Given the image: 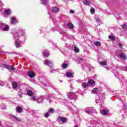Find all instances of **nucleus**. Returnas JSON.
I'll return each instance as SVG.
<instances>
[{
  "label": "nucleus",
  "mask_w": 127,
  "mask_h": 127,
  "mask_svg": "<svg viewBox=\"0 0 127 127\" xmlns=\"http://www.w3.org/2000/svg\"><path fill=\"white\" fill-rule=\"evenodd\" d=\"M0 85H1V86H3L4 85V83H3V82L1 81V83H0Z\"/></svg>",
  "instance_id": "nucleus-43"
},
{
  "label": "nucleus",
  "mask_w": 127,
  "mask_h": 127,
  "mask_svg": "<svg viewBox=\"0 0 127 127\" xmlns=\"http://www.w3.org/2000/svg\"><path fill=\"white\" fill-rule=\"evenodd\" d=\"M31 100H32V101H36V97L33 96L31 98Z\"/></svg>",
  "instance_id": "nucleus-37"
},
{
  "label": "nucleus",
  "mask_w": 127,
  "mask_h": 127,
  "mask_svg": "<svg viewBox=\"0 0 127 127\" xmlns=\"http://www.w3.org/2000/svg\"><path fill=\"white\" fill-rule=\"evenodd\" d=\"M100 64H101V65H106L107 63H106V62H100Z\"/></svg>",
  "instance_id": "nucleus-32"
},
{
  "label": "nucleus",
  "mask_w": 127,
  "mask_h": 127,
  "mask_svg": "<svg viewBox=\"0 0 127 127\" xmlns=\"http://www.w3.org/2000/svg\"><path fill=\"white\" fill-rule=\"evenodd\" d=\"M15 46L16 48H20V42L16 40L15 41Z\"/></svg>",
  "instance_id": "nucleus-12"
},
{
  "label": "nucleus",
  "mask_w": 127,
  "mask_h": 127,
  "mask_svg": "<svg viewBox=\"0 0 127 127\" xmlns=\"http://www.w3.org/2000/svg\"><path fill=\"white\" fill-rule=\"evenodd\" d=\"M60 121L62 122L63 123H65L67 121V118L61 117H60Z\"/></svg>",
  "instance_id": "nucleus-15"
},
{
  "label": "nucleus",
  "mask_w": 127,
  "mask_h": 127,
  "mask_svg": "<svg viewBox=\"0 0 127 127\" xmlns=\"http://www.w3.org/2000/svg\"><path fill=\"white\" fill-rule=\"evenodd\" d=\"M84 4H85L86 5H89L90 4V2L88 0H84L83 1Z\"/></svg>",
  "instance_id": "nucleus-25"
},
{
  "label": "nucleus",
  "mask_w": 127,
  "mask_h": 127,
  "mask_svg": "<svg viewBox=\"0 0 127 127\" xmlns=\"http://www.w3.org/2000/svg\"><path fill=\"white\" fill-rule=\"evenodd\" d=\"M11 23L12 24H15V23H17L18 21H17V19L15 17H11L10 18Z\"/></svg>",
  "instance_id": "nucleus-5"
},
{
  "label": "nucleus",
  "mask_w": 127,
  "mask_h": 127,
  "mask_svg": "<svg viewBox=\"0 0 127 127\" xmlns=\"http://www.w3.org/2000/svg\"><path fill=\"white\" fill-rule=\"evenodd\" d=\"M92 94H98V88H95L92 91Z\"/></svg>",
  "instance_id": "nucleus-19"
},
{
  "label": "nucleus",
  "mask_w": 127,
  "mask_h": 127,
  "mask_svg": "<svg viewBox=\"0 0 127 127\" xmlns=\"http://www.w3.org/2000/svg\"><path fill=\"white\" fill-rule=\"evenodd\" d=\"M45 118H48L49 117V113L48 112L45 113Z\"/></svg>",
  "instance_id": "nucleus-39"
},
{
  "label": "nucleus",
  "mask_w": 127,
  "mask_h": 127,
  "mask_svg": "<svg viewBox=\"0 0 127 127\" xmlns=\"http://www.w3.org/2000/svg\"><path fill=\"white\" fill-rule=\"evenodd\" d=\"M121 26L123 29H126V28H127V24H126L122 25Z\"/></svg>",
  "instance_id": "nucleus-35"
},
{
  "label": "nucleus",
  "mask_w": 127,
  "mask_h": 127,
  "mask_svg": "<svg viewBox=\"0 0 127 127\" xmlns=\"http://www.w3.org/2000/svg\"><path fill=\"white\" fill-rule=\"evenodd\" d=\"M85 112L89 115H92L93 113L96 112V109L93 107H87L85 108Z\"/></svg>",
  "instance_id": "nucleus-2"
},
{
  "label": "nucleus",
  "mask_w": 127,
  "mask_h": 127,
  "mask_svg": "<svg viewBox=\"0 0 127 127\" xmlns=\"http://www.w3.org/2000/svg\"><path fill=\"white\" fill-rule=\"evenodd\" d=\"M83 61H84V59L81 58V57H79L78 58V61H79V62H83Z\"/></svg>",
  "instance_id": "nucleus-31"
},
{
  "label": "nucleus",
  "mask_w": 127,
  "mask_h": 127,
  "mask_svg": "<svg viewBox=\"0 0 127 127\" xmlns=\"http://www.w3.org/2000/svg\"><path fill=\"white\" fill-rule=\"evenodd\" d=\"M0 28H1V29H2V30H3V31H8V29H9L8 25L0 22Z\"/></svg>",
  "instance_id": "nucleus-3"
},
{
  "label": "nucleus",
  "mask_w": 127,
  "mask_h": 127,
  "mask_svg": "<svg viewBox=\"0 0 127 127\" xmlns=\"http://www.w3.org/2000/svg\"><path fill=\"white\" fill-rule=\"evenodd\" d=\"M41 1H42L43 4L44 5H46L48 3V0H41Z\"/></svg>",
  "instance_id": "nucleus-21"
},
{
  "label": "nucleus",
  "mask_w": 127,
  "mask_h": 127,
  "mask_svg": "<svg viewBox=\"0 0 127 127\" xmlns=\"http://www.w3.org/2000/svg\"><path fill=\"white\" fill-rule=\"evenodd\" d=\"M16 112L17 113H19V114H20L22 112V108L21 107H18L16 108Z\"/></svg>",
  "instance_id": "nucleus-16"
},
{
  "label": "nucleus",
  "mask_w": 127,
  "mask_h": 127,
  "mask_svg": "<svg viewBox=\"0 0 127 127\" xmlns=\"http://www.w3.org/2000/svg\"><path fill=\"white\" fill-rule=\"evenodd\" d=\"M44 64L45 65H47V66H50V65H51V64H52V62L48 60H46L44 62Z\"/></svg>",
  "instance_id": "nucleus-10"
},
{
  "label": "nucleus",
  "mask_w": 127,
  "mask_h": 127,
  "mask_svg": "<svg viewBox=\"0 0 127 127\" xmlns=\"http://www.w3.org/2000/svg\"><path fill=\"white\" fill-rule=\"evenodd\" d=\"M2 5H3V3L0 2V11L1 10V7H2Z\"/></svg>",
  "instance_id": "nucleus-42"
},
{
  "label": "nucleus",
  "mask_w": 127,
  "mask_h": 127,
  "mask_svg": "<svg viewBox=\"0 0 127 127\" xmlns=\"http://www.w3.org/2000/svg\"><path fill=\"white\" fill-rule=\"evenodd\" d=\"M53 112H54V109L51 108L50 109L49 111H48V113L49 114H51V113H53Z\"/></svg>",
  "instance_id": "nucleus-34"
},
{
  "label": "nucleus",
  "mask_w": 127,
  "mask_h": 127,
  "mask_svg": "<svg viewBox=\"0 0 127 127\" xmlns=\"http://www.w3.org/2000/svg\"><path fill=\"white\" fill-rule=\"evenodd\" d=\"M96 103H98L97 101H96Z\"/></svg>",
  "instance_id": "nucleus-52"
},
{
  "label": "nucleus",
  "mask_w": 127,
  "mask_h": 127,
  "mask_svg": "<svg viewBox=\"0 0 127 127\" xmlns=\"http://www.w3.org/2000/svg\"><path fill=\"white\" fill-rule=\"evenodd\" d=\"M25 35V31H24L22 29H19L18 31L15 32V33H14L13 35L15 39H18V38H19V37H20L21 35H23V36H24Z\"/></svg>",
  "instance_id": "nucleus-1"
},
{
  "label": "nucleus",
  "mask_w": 127,
  "mask_h": 127,
  "mask_svg": "<svg viewBox=\"0 0 127 127\" xmlns=\"http://www.w3.org/2000/svg\"><path fill=\"white\" fill-rule=\"evenodd\" d=\"M82 86L84 89H86V88H87L88 86H89V84H88L87 82H83L82 84Z\"/></svg>",
  "instance_id": "nucleus-17"
},
{
  "label": "nucleus",
  "mask_w": 127,
  "mask_h": 127,
  "mask_svg": "<svg viewBox=\"0 0 127 127\" xmlns=\"http://www.w3.org/2000/svg\"><path fill=\"white\" fill-rule=\"evenodd\" d=\"M88 83L90 85H94L95 84V81L93 79H90L89 80Z\"/></svg>",
  "instance_id": "nucleus-26"
},
{
  "label": "nucleus",
  "mask_w": 127,
  "mask_h": 127,
  "mask_svg": "<svg viewBox=\"0 0 127 127\" xmlns=\"http://www.w3.org/2000/svg\"><path fill=\"white\" fill-rule=\"evenodd\" d=\"M126 68V70H127V66Z\"/></svg>",
  "instance_id": "nucleus-51"
},
{
  "label": "nucleus",
  "mask_w": 127,
  "mask_h": 127,
  "mask_svg": "<svg viewBox=\"0 0 127 127\" xmlns=\"http://www.w3.org/2000/svg\"><path fill=\"white\" fill-rule=\"evenodd\" d=\"M110 39H112V40H115L116 38H115V37L114 36H109Z\"/></svg>",
  "instance_id": "nucleus-36"
},
{
  "label": "nucleus",
  "mask_w": 127,
  "mask_h": 127,
  "mask_svg": "<svg viewBox=\"0 0 127 127\" xmlns=\"http://www.w3.org/2000/svg\"><path fill=\"white\" fill-rule=\"evenodd\" d=\"M67 67H68V65H67V64H63L62 68H63L64 69H66V68H67Z\"/></svg>",
  "instance_id": "nucleus-29"
},
{
  "label": "nucleus",
  "mask_w": 127,
  "mask_h": 127,
  "mask_svg": "<svg viewBox=\"0 0 127 127\" xmlns=\"http://www.w3.org/2000/svg\"><path fill=\"white\" fill-rule=\"evenodd\" d=\"M27 95H29L30 97L33 96V92L31 90H28L27 92Z\"/></svg>",
  "instance_id": "nucleus-20"
},
{
  "label": "nucleus",
  "mask_w": 127,
  "mask_h": 127,
  "mask_svg": "<svg viewBox=\"0 0 127 127\" xmlns=\"http://www.w3.org/2000/svg\"><path fill=\"white\" fill-rule=\"evenodd\" d=\"M66 76L67 78H72L73 77V74L71 72H67L66 73Z\"/></svg>",
  "instance_id": "nucleus-14"
},
{
  "label": "nucleus",
  "mask_w": 127,
  "mask_h": 127,
  "mask_svg": "<svg viewBox=\"0 0 127 127\" xmlns=\"http://www.w3.org/2000/svg\"><path fill=\"white\" fill-rule=\"evenodd\" d=\"M74 50L76 52V53H78V52L79 51V49H78V48H77L76 47H74Z\"/></svg>",
  "instance_id": "nucleus-30"
},
{
  "label": "nucleus",
  "mask_w": 127,
  "mask_h": 127,
  "mask_svg": "<svg viewBox=\"0 0 127 127\" xmlns=\"http://www.w3.org/2000/svg\"><path fill=\"white\" fill-rule=\"evenodd\" d=\"M120 57L123 58V59H127V56L123 54H120L119 55Z\"/></svg>",
  "instance_id": "nucleus-23"
},
{
  "label": "nucleus",
  "mask_w": 127,
  "mask_h": 127,
  "mask_svg": "<svg viewBox=\"0 0 127 127\" xmlns=\"http://www.w3.org/2000/svg\"><path fill=\"white\" fill-rule=\"evenodd\" d=\"M4 67H5V68H6L7 69H10V66L9 65H7V64H3Z\"/></svg>",
  "instance_id": "nucleus-33"
},
{
  "label": "nucleus",
  "mask_w": 127,
  "mask_h": 127,
  "mask_svg": "<svg viewBox=\"0 0 127 127\" xmlns=\"http://www.w3.org/2000/svg\"><path fill=\"white\" fill-rule=\"evenodd\" d=\"M66 46L68 47H69V44H66Z\"/></svg>",
  "instance_id": "nucleus-50"
},
{
  "label": "nucleus",
  "mask_w": 127,
  "mask_h": 127,
  "mask_svg": "<svg viewBox=\"0 0 127 127\" xmlns=\"http://www.w3.org/2000/svg\"><path fill=\"white\" fill-rule=\"evenodd\" d=\"M12 118L15 120L16 121V122H21V118H19V117H17L15 116H12Z\"/></svg>",
  "instance_id": "nucleus-7"
},
{
  "label": "nucleus",
  "mask_w": 127,
  "mask_h": 127,
  "mask_svg": "<svg viewBox=\"0 0 127 127\" xmlns=\"http://www.w3.org/2000/svg\"><path fill=\"white\" fill-rule=\"evenodd\" d=\"M52 11L54 13L59 12V8H58V7H54L52 8Z\"/></svg>",
  "instance_id": "nucleus-8"
},
{
  "label": "nucleus",
  "mask_w": 127,
  "mask_h": 127,
  "mask_svg": "<svg viewBox=\"0 0 127 127\" xmlns=\"http://www.w3.org/2000/svg\"><path fill=\"white\" fill-rule=\"evenodd\" d=\"M95 127H103V124L102 123L97 124L95 126Z\"/></svg>",
  "instance_id": "nucleus-28"
},
{
  "label": "nucleus",
  "mask_w": 127,
  "mask_h": 127,
  "mask_svg": "<svg viewBox=\"0 0 127 127\" xmlns=\"http://www.w3.org/2000/svg\"><path fill=\"white\" fill-rule=\"evenodd\" d=\"M4 12L6 14H7V15H9V14H10L11 12L10 11V9H7L5 10Z\"/></svg>",
  "instance_id": "nucleus-18"
},
{
  "label": "nucleus",
  "mask_w": 127,
  "mask_h": 127,
  "mask_svg": "<svg viewBox=\"0 0 127 127\" xmlns=\"http://www.w3.org/2000/svg\"><path fill=\"white\" fill-rule=\"evenodd\" d=\"M61 52H62V54H64V52L62 51V50L60 51Z\"/></svg>",
  "instance_id": "nucleus-49"
},
{
  "label": "nucleus",
  "mask_w": 127,
  "mask_h": 127,
  "mask_svg": "<svg viewBox=\"0 0 127 127\" xmlns=\"http://www.w3.org/2000/svg\"><path fill=\"white\" fill-rule=\"evenodd\" d=\"M61 34H63V35H66V33L65 32H61Z\"/></svg>",
  "instance_id": "nucleus-44"
},
{
  "label": "nucleus",
  "mask_w": 127,
  "mask_h": 127,
  "mask_svg": "<svg viewBox=\"0 0 127 127\" xmlns=\"http://www.w3.org/2000/svg\"><path fill=\"white\" fill-rule=\"evenodd\" d=\"M2 126V123H1V122L0 121V127H1Z\"/></svg>",
  "instance_id": "nucleus-48"
},
{
  "label": "nucleus",
  "mask_w": 127,
  "mask_h": 127,
  "mask_svg": "<svg viewBox=\"0 0 127 127\" xmlns=\"http://www.w3.org/2000/svg\"><path fill=\"white\" fill-rule=\"evenodd\" d=\"M67 27H68V28H70V29H72L74 27V26H73V24L70 23H69L67 24Z\"/></svg>",
  "instance_id": "nucleus-27"
},
{
  "label": "nucleus",
  "mask_w": 127,
  "mask_h": 127,
  "mask_svg": "<svg viewBox=\"0 0 127 127\" xmlns=\"http://www.w3.org/2000/svg\"><path fill=\"white\" fill-rule=\"evenodd\" d=\"M96 20L97 22H101V19L99 18H96Z\"/></svg>",
  "instance_id": "nucleus-41"
},
{
  "label": "nucleus",
  "mask_w": 127,
  "mask_h": 127,
  "mask_svg": "<svg viewBox=\"0 0 127 127\" xmlns=\"http://www.w3.org/2000/svg\"><path fill=\"white\" fill-rule=\"evenodd\" d=\"M75 93L72 92L67 93V98H68L69 99H72V98L75 97Z\"/></svg>",
  "instance_id": "nucleus-4"
},
{
  "label": "nucleus",
  "mask_w": 127,
  "mask_h": 127,
  "mask_svg": "<svg viewBox=\"0 0 127 127\" xmlns=\"http://www.w3.org/2000/svg\"><path fill=\"white\" fill-rule=\"evenodd\" d=\"M28 75L30 78H34V77H35V73H34L33 71H29Z\"/></svg>",
  "instance_id": "nucleus-6"
},
{
  "label": "nucleus",
  "mask_w": 127,
  "mask_h": 127,
  "mask_svg": "<svg viewBox=\"0 0 127 127\" xmlns=\"http://www.w3.org/2000/svg\"><path fill=\"white\" fill-rule=\"evenodd\" d=\"M11 70H15V68L14 67H11V66L10 67V68Z\"/></svg>",
  "instance_id": "nucleus-47"
},
{
  "label": "nucleus",
  "mask_w": 127,
  "mask_h": 127,
  "mask_svg": "<svg viewBox=\"0 0 127 127\" xmlns=\"http://www.w3.org/2000/svg\"><path fill=\"white\" fill-rule=\"evenodd\" d=\"M43 54L44 57H48V56H49V52L46 50L43 51Z\"/></svg>",
  "instance_id": "nucleus-11"
},
{
  "label": "nucleus",
  "mask_w": 127,
  "mask_h": 127,
  "mask_svg": "<svg viewBox=\"0 0 127 127\" xmlns=\"http://www.w3.org/2000/svg\"><path fill=\"white\" fill-rule=\"evenodd\" d=\"M74 10H70V13H74Z\"/></svg>",
  "instance_id": "nucleus-46"
},
{
  "label": "nucleus",
  "mask_w": 127,
  "mask_h": 127,
  "mask_svg": "<svg viewBox=\"0 0 127 127\" xmlns=\"http://www.w3.org/2000/svg\"><path fill=\"white\" fill-rule=\"evenodd\" d=\"M12 87L13 89H16V88H17V83H16V82H13Z\"/></svg>",
  "instance_id": "nucleus-24"
},
{
  "label": "nucleus",
  "mask_w": 127,
  "mask_h": 127,
  "mask_svg": "<svg viewBox=\"0 0 127 127\" xmlns=\"http://www.w3.org/2000/svg\"><path fill=\"white\" fill-rule=\"evenodd\" d=\"M90 12H91V13H94L95 12V9L91 8L90 9Z\"/></svg>",
  "instance_id": "nucleus-38"
},
{
  "label": "nucleus",
  "mask_w": 127,
  "mask_h": 127,
  "mask_svg": "<svg viewBox=\"0 0 127 127\" xmlns=\"http://www.w3.org/2000/svg\"><path fill=\"white\" fill-rule=\"evenodd\" d=\"M101 112L102 115L106 116V115H108V111L106 109H103L101 111Z\"/></svg>",
  "instance_id": "nucleus-13"
},
{
  "label": "nucleus",
  "mask_w": 127,
  "mask_h": 127,
  "mask_svg": "<svg viewBox=\"0 0 127 127\" xmlns=\"http://www.w3.org/2000/svg\"><path fill=\"white\" fill-rule=\"evenodd\" d=\"M18 97H19V98H21L22 97V94H18Z\"/></svg>",
  "instance_id": "nucleus-45"
},
{
  "label": "nucleus",
  "mask_w": 127,
  "mask_h": 127,
  "mask_svg": "<svg viewBox=\"0 0 127 127\" xmlns=\"http://www.w3.org/2000/svg\"><path fill=\"white\" fill-rule=\"evenodd\" d=\"M94 45H95V46H98L100 47L101 46V42L99 41L95 42H94Z\"/></svg>",
  "instance_id": "nucleus-22"
},
{
  "label": "nucleus",
  "mask_w": 127,
  "mask_h": 127,
  "mask_svg": "<svg viewBox=\"0 0 127 127\" xmlns=\"http://www.w3.org/2000/svg\"><path fill=\"white\" fill-rule=\"evenodd\" d=\"M43 100H44V96H41L40 97L38 98L37 102L38 103H42V102H43Z\"/></svg>",
  "instance_id": "nucleus-9"
},
{
  "label": "nucleus",
  "mask_w": 127,
  "mask_h": 127,
  "mask_svg": "<svg viewBox=\"0 0 127 127\" xmlns=\"http://www.w3.org/2000/svg\"><path fill=\"white\" fill-rule=\"evenodd\" d=\"M118 46H119V47H120V48H121V49L123 48V45H122V43H119Z\"/></svg>",
  "instance_id": "nucleus-40"
}]
</instances>
